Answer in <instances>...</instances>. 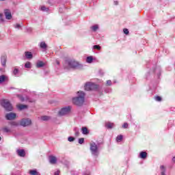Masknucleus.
Returning <instances> with one entry per match:
<instances>
[{"label":"nucleus","instance_id":"f257e3e1","mask_svg":"<svg viewBox=\"0 0 175 175\" xmlns=\"http://www.w3.org/2000/svg\"><path fill=\"white\" fill-rule=\"evenodd\" d=\"M77 96L72 98V103L76 106H83L85 102V93L83 91H79L77 93Z\"/></svg>","mask_w":175,"mask_h":175},{"label":"nucleus","instance_id":"f03ea898","mask_svg":"<svg viewBox=\"0 0 175 175\" xmlns=\"http://www.w3.org/2000/svg\"><path fill=\"white\" fill-rule=\"evenodd\" d=\"M90 150L93 157H95L96 158H98V157H99V146L95 142H90Z\"/></svg>","mask_w":175,"mask_h":175},{"label":"nucleus","instance_id":"7ed1b4c3","mask_svg":"<svg viewBox=\"0 0 175 175\" xmlns=\"http://www.w3.org/2000/svg\"><path fill=\"white\" fill-rule=\"evenodd\" d=\"M66 64L68 68H72L73 69H80V68L83 67V66L80 63H79V62L75 59L68 60L66 62Z\"/></svg>","mask_w":175,"mask_h":175},{"label":"nucleus","instance_id":"20e7f679","mask_svg":"<svg viewBox=\"0 0 175 175\" xmlns=\"http://www.w3.org/2000/svg\"><path fill=\"white\" fill-rule=\"evenodd\" d=\"M72 110V107L67 106L65 107L62 108L59 112V116H68V114H70V111Z\"/></svg>","mask_w":175,"mask_h":175},{"label":"nucleus","instance_id":"39448f33","mask_svg":"<svg viewBox=\"0 0 175 175\" xmlns=\"http://www.w3.org/2000/svg\"><path fill=\"white\" fill-rule=\"evenodd\" d=\"M1 105L7 111H12L13 110V106L10 104L9 100H3Z\"/></svg>","mask_w":175,"mask_h":175},{"label":"nucleus","instance_id":"423d86ee","mask_svg":"<svg viewBox=\"0 0 175 175\" xmlns=\"http://www.w3.org/2000/svg\"><path fill=\"white\" fill-rule=\"evenodd\" d=\"M85 91H92L94 90H98V85L94 83L88 82L85 85Z\"/></svg>","mask_w":175,"mask_h":175},{"label":"nucleus","instance_id":"0eeeda50","mask_svg":"<svg viewBox=\"0 0 175 175\" xmlns=\"http://www.w3.org/2000/svg\"><path fill=\"white\" fill-rule=\"evenodd\" d=\"M20 125L21 126H31L32 125V120L29 118H23L20 121Z\"/></svg>","mask_w":175,"mask_h":175},{"label":"nucleus","instance_id":"6e6552de","mask_svg":"<svg viewBox=\"0 0 175 175\" xmlns=\"http://www.w3.org/2000/svg\"><path fill=\"white\" fill-rule=\"evenodd\" d=\"M16 117H17V115L13 112L8 113L5 115L6 120H8L9 121L16 120Z\"/></svg>","mask_w":175,"mask_h":175},{"label":"nucleus","instance_id":"1a4fd4ad","mask_svg":"<svg viewBox=\"0 0 175 175\" xmlns=\"http://www.w3.org/2000/svg\"><path fill=\"white\" fill-rule=\"evenodd\" d=\"M18 98L21 102H30V103H33V102H35V100H31L28 96L24 97L21 95H18Z\"/></svg>","mask_w":175,"mask_h":175},{"label":"nucleus","instance_id":"9d476101","mask_svg":"<svg viewBox=\"0 0 175 175\" xmlns=\"http://www.w3.org/2000/svg\"><path fill=\"white\" fill-rule=\"evenodd\" d=\"M4 14L5 16V18L7 20H12V12L9 10H4Z\"/></svg>","mask_w":175,"mask_h":175},{"label":"nucleus","instance_id":"9b49d317","mask_svg":"<svg viewBox=\"0 0 175 175\" xmlns=\"http://www.w3.org/2000/svg\"><path fill=\"white\" fill-rule=\"evenodd\" d=\"M16 154L18 155V157L24 158V157H25V150L23 149H18L16 150Z\"/></svg>","mask_w":175,"mask_h":175},{"label":"nucleus","instance_id":"f8f14e48","mask_svg":"<svg viewBox=\"0 0 175 175\" xmlns=\"http://www.w3.org/2000/svg\"><path fill=\"white\" fill-rule=\"evenodd\" d=\"M9 80V78L6 75H1L0 76V85L3 84V83H6Z\"/></svg>","mask_w":175,"mask_h":175},{"label":"nucleus","instance_id":"ddd939ff","mask_svg":"<svg viewBox=\"0 0 175 175\" xmlns=\"http://www.w3.org/2000/svg\"><path fill=\"white\" fill-rule=\"evenodd\" d=\"M16 107L18 110H25V109H28V105H23V104H18Z\"/></svg>","mask_w":175,"mask_h":175},{"label":"nucleus","instance_id":"4468645a","mask_svg":"<svg viewBox=\"0 0 175 175\" xmlns=\"http://www.w3.org/2000/svg\"><path fill=\"white\" fill-rule=\"evenodd\" d=\"M49 162L51 163V165H55V163H57V157L54 156H50Z\"/></svg>","mask_w":175,"mask_h":175},{"label":"nucleus","instance_id":"2eb2a0df","mask_svg":"<svg viewBox=\"0 0 175 175\" xmlns=\"http://www.w3.org/2000/svg\"><path fill=\"white\" fill-rule=\"evenodd\" d=\"M40 47L42 50H47V44L44 41H42L40 43Z\"/></svg>","mask_w":175,"mask_h":175},{"label":"nucleus","instance_id":"dca6fc26","mask_svg":"<svg viewBox=\"0 0 175 175\" xmlns=\"http://www.w3.org/2000/svg\"><path fill=\"white\" fill-rule=\"evenodd\" d=\"M25 55L26 57V58H27V59H32V58H33V55H32V53L31 52H25Z\"/></svg>","mask_w":175,"mask_h":175},{"label":"nucleus","instance_id":"f3484780","mask_svg":"<svg viewBox=\"0 0 175 175\" xmlns=\"http://www.w3.org/2000/svg\"><path fill=\"white\" fill-rule=\"evenodd\" d=\"M105 126L108 129H111L112 128H114V123L107 122L105 123Z\"/></svg>","mask_w":175,"mask_h":175},{"label":"nucleus","instance_id":"a211bd4d","mask_svg":"<svg viewBox=\"0 0 175 175\" xmlns=\"http://www.w3.org/2000/svg\"><path fill=\"white\" fill-rule=\"evenodd\" d=\"M6 59H7L6 56H2L1 58V65L4 68L6 66Z\"/></svg>","mask_w":175,"mask_h":175},{"label":"nucleus","instance_id":"6ab92c4d","mask_svg":"<svg viewBox=\"0 0 175 175\" xmlns=\"http://www.w3.org/2000/svg\"><path fill=\"white\" fill-rule=\"evenodd\" d=\"M36 66V68H43V66H44V62L38 61L37 62Z\"/></svg>","mask_w":175,"mask_h":175},{"label":"nucleus","instance_id":"aec40b11","mask_svg":"<svg viewBox=\"0 0 175 175\" xmlns=\"http://www.w3.org/2000/svg\"><path fill=\"white\" fill-rule=\"evenodd\" d=\"M160 170H161V175H166V168L165 167V166L161 165L160 167Z\"/></svg>","mask_w":175,"mask_h":175},{"label":"nucleus","instance_id":"412c9836","mask_svg":"<svg viewBox=\"0 0 175 175\" xmlns=\"http://www.w3.org/2000/svg\"><path fill=\"white\" fill-rule=\"evenodd\" d=\"M90 29H92V31L93 32H96V31H98V30L99 29V25H94L92 26V27H90Z\"/></svg>","mask_w":175,"mask_h":175},{"label":"nucleus","instance_id":"4be33fe9","mask_svg":"<svg viewBox=\"0 0 175 175\" xmlns=\"http://www.w3.org/2000/svg\"><path fill=\"white\" fill-rule=\"evenodd\" d=\"M139 157L142 158V159H146V158H147V152H141L139 154Z\"/></svg>","mask_w":175,"mask_h":175},{"label":"nucleus","instance_id":"5701e85b","mask_svg":"<svg viewBox=\"0 0 175 175\" xmlns=\"http://www.w3.org/2000/svg\"><path fill=\"white\" fill-rule=\"evenodd\" d=\"M94 61V58L92 57V56H88L86 58V62L88 64H92V62Z\"/></svg>","mask_w":175,"mask_h":175},{"label":"nucleus","instance_id":"b1692460","mask_svg":"<svg viewBox=\"0 0 175 175\" xmlns=\"http://www.w3.org/2000/svg\"><path fill=\"white\" fill-rule=\"evenodd\" d=\"M82 133L83 135H88L90 133V132L88 131V129H87V127H83Z\"/></svg>","mask_w":175,"mask_h":175},{"label":"nucleus","instance_id":"393cba45","mask_svg":"<svg viewBox=\"0 0 175 175\" xmlns=\"http://www.w3.org/2000/svg\"><path fill=\"white\" fill-rule=\"evenodd\" d=\"M29 173L31 175H40V174H39V172H38V171H36V170H30Z\"/></svg>","mask_w":175,"mask_h":175},{"label":"nucleus","instance_id":"a878e982","mask_svg":"<svg viewBox=\"0 0 175 175\" xmlns=\"http://www.w3.org/2000/svg\"><path fill=\"white\" fill-rule=\"evenodd\" d=\"M41 120L42 121H49V120H50V117L47 116H44L41 117Z\"/></svg>","mask_w":175,"mask_h":175},{"label":"nucleus","instance_id":"bb28decb","mask_svg":"<svg viewBox=\"0 0 175 175\" xmlns=\"http://www.w3.org/2000/svg\"><path fill=\"white\" fill-rule=\"evenodd\" d=\"M31 62H27L25 64V68H27V69H31Z\"/></svg>","mask_w":175,"mask_h":175},{"label":"nucleus","instance_id":"cd10ccee","mask_svg":"<svg viewBox=\"0 0 175 175\" xmlns=\"http://www.w3.org/2000/svg\"><path fill=\"white\" fill-rule=\"evenodd\" d=\"M41 10L42 12H49V8H46V6H42L41 7Z\"/></svg>","mask_w":175,"mask_h":175},{"label":"nucleus","instance_id":"c85d7f7f","mask_svg":"<svg viewBox=\"0 0 175 175\" xmlns=\"http://www.w3.org/2000/svg\"><path fill=\"white\" fill-rule=\"evenodd\" d=\"M14 28H16V29H20L21 27V25L18 24V23H16L14 25Z\"/></svg>","mask_w":175,"mask_h":175},{"label":"nucleus","instance_id":"c756f323","mask_svg":"<svg viewBox=\"0 0 175 175\" xmlns=\"http://www.w3.org/2000/svg\"><path fill=\"white\" fill-rule=\"evenodd\" d=\"M121 140H122V135H118L117 137H116V141L118 142H121Z\"/></svg>","mask_w":175,"mask_h":175},{"label":"nucleus","instance_id":"7c9ffc66","mask_svg":"<svg viewBox=\"0 0 175 175\" xmlns=\"http://www.w3.org/2000/svg\"><path fill=\"white\" fill-rule=\"evenodd\" d=\"M75 139H76V138H75L74 137H68V142H72Z\"/></svg>","mask_w":175,"mask_h":175},{"label":"nucleus","instance_id":"2f4dec72","mask_svg":"<svg viewBox=\"0 0 175 175\" xmlns=\"http://www.w3.org/2000/svg\"><path fill=\"white\" fill-rule=\"evenodd\" d=\"M93 49H94V50H100V49H101V47H100V46H99V45H94V46H93Z\"/></svg>","mask_w":175,"mask_h":175},{"label":"nucleus","instance_id":"473e14b6","mask_svg":"<svg viewBox=\"0 0 175 175\" xmlns=\"http://www.w3.org/2000/svg\"><path fill=\"white\" fill-rule=\"evenodd\" d=\"M13 75H14V76H16V75H18V69L14 68V71H13Z\"/></svg>","mask_w":175,"mask_h":175},{"label":"nucleus","instance_id":"72a5a7b5","mask_svg":"<svg viewBox=\"0 0 175 175\" xmlns=\"http://www.w3.org/2000/svg\"><path fill=\"white\" fill-rule=\"evenodd\" d=\"M155 100H157V102H161L162 100V98H161V96H156L154 97Z\"/></svg>","mask_w":175,"mask_h":175},{"label":"nucleus","instance_id":"f704fd0d","mask_svg":"<svg viewBox=\"0 0 175 175\" xmlns=\"http://www.w3.org/2000/svg\"><path fill=\"white\" fill-rule=\"evenodd\" d=\"M123 32L125 35H129V30H128V29H124Z\"/></svg>","mask_w":175,"mask_h":175},{"label":"nucleus","instance_id":"c9c22d12","mask_svg":"<svg viewBox=\"0 0 175 175\" xmlns=\"http://www.w3.org/2000/svg\"><path fill=\"white\" fill-rule=\"evenodd\" d=\"M0 20L2 23L5 21V20L3 19V14L1 13H0Z\"/></svg>","mask_w":175,"mask_h":175},{"label":"nucleus","instance_id":"e433bc0d","mask_svg":"<svg viewBox=\"0 0 175 175\" xmlns=\"http://www.w3.org/2000/svg\"><path fill=\"white\" fill-rule=\"evenodd\" d=\"M83 143H84V138H80L79 139V144H83Z\"/></svg>","mask_w":175,"mask_h":175},{"label":"nucleus","instance_id":"4c0bfd02","mask_svg":"<svg viewBox=\"0 0 175 175\" xmlns=\"http://www.w3.org/2000/svg\"><path fill=\"white\" fill-rule=\"evenodd\" d=\"M129 126L128 123H124V124L122 125V128H124V129H126Z\"/></svg>","mask_w":175,"mask_h":175},{"label":"nucleus","instance_id":"58836bf2","mask_svg":"<svg viewBox=\"0 0 175 175\" xmlns=\"http://www.w3.org/2000/svg\"><path fill=\"white\" fill-rule=\"evenodd\" d=\"M106 85H111V81H110V80L107 81Z\"/></svg>","mask_w":175,"mask_h":175},{"label":"nucleus","instance_id":"ea45409f","mask_svg":"<svg viewBox=\"0 0 175 175\" xmlns=\"http://www.w3.org/2000/svg\"><path fill=\"white\" fill-rule=\"evenodd\" d=\"M118 3H119L118 1L117 0L113 1V5H115V6H117Z\"/></svg>","mask_w":175,"mask_h":175},{"label":"nucleus","instance_id":"a19ab883","mask_svg":"<svg viewBox=\"0 0 175 175\" xmlns=\"http://www.w3.org/2000/svg\"><path fill=\"white\" fill-rule=\"evenodd\" d=\"M4 131L5 132H10V129H9V128H8V127H5V128H4Z\"/></svg>","mask_w":175,"mask_h":175},{"label":"nucleus","instance_id":"79ce46f5","mask_svg":"<svg viewBox=\"0 0 175 175\" xmlns=\"http://www.w3.org/2000/svg\"><path fill=\"white\" fill-rule=\"evenodd\" d=\"M54 175H59V170L56 171Z\"/></svg>","mask_w":175,"mask_h":175},{"label":"nucleus","instance_id":"37998d69","mask_svg":"<svg viewBox=\"0 0 175 175\" xmlns=\"http://www.w3.org/2000/svg\"><path fill=\"white\" fill-rule=\"evenodd\" d=\"M75 135H76V136H79V131H77V132L75 133Z\"/></svg>","mask_w":175,"mask_h":175},{"label":"nucleus","instance_id":"c03bdc74","mask_svg":"<svg viewBox=\"0 0 175 175\" xmlns=\"http://www.w3.org/2000/svg\"><path fill=\"white\" fill-rule=\"evenodd\" d=\"M56 62H57V65L59 64V62L57 61Z\"/></svg>","mask_w":175,"mask_h":175},{"label":"nucleus","instance_id":"a18cd8bd","mask_svg":"<svg viewBox=\"0 0 175 175\" xmlns=\"http://www.w3.org/2000/svg\"><path fill=\"white\" fill-rule=\"evenodd\" d=\"M1 140V137H0V141Z\"/></svg>","mask_w":175,"mask_h":175},{"label":"nucleus","instance_id":"49530a36","mask_svg":"<svg viewBox=\"0 0 175 175\" xmlns=\"http://www.w3.org/2000/svg\"><path fill=\"white\" fill-rule=\"evenodd\" d=\"M1 1H5V0H1Z\"/></svg>","mask_w":175,"mask_h":175}]
</instances>
